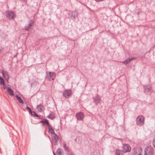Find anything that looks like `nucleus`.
Segmentation results:
<instances>
[{
    "mask_svg": "<svg viewBox=\"0 0 155 155\" xmlns=\"http://www.w3.org/2000/svg\"><path fill=\"white\" fill-rule=\"evenodd\" d=\"M45 78L48 81H54L56 76V73L54 72L47 71L46 73Z\"/></svg>",
    "mask_w": 155,
    "mask_h": 155,
    "instance_id": "1",
    "label": "nucleus"
},
{
    "mask_svg": "<svg viewBox=\"0 0 155 155\" xmlns=\"http://www.w3.org/2000/svg\"><path fill=\"white\" fill-rule=\"evenodd\" d=\"M145 118L142 115L138 116L136 119L137 124L139 126H143L144 124Z\"/></svg>",
    "mask_w": 155,
    "mask_h": 155,
    "instance_id": "2",
    "label": "nucleus"
},
{
    "mask_svg": "<svg viewBox=\"0 0 155 155\" xmlns=\"http://www.w3.org/2000/svg\"><path fill=\"white\" fill-rule=\"evenodd\" d=\"M62 96L65 99H68L72 95V91L70 89H67L64 90L62 92Z\"/></svg>",
    "mask_w": 155,
    "mask_h": 155,
    "instance_id": "3",
    "label": "nucleus"
},
{
    "mask_svg": "<svg viewBox=\"0 0 155 155\" xmlns=\"http://www.w3.org/2000/svg\"><path fill=\"white\" fill-rule=\"evenodd\" d=\"M5 15L6 17L9 20H12L16 17V15L14 12L11 11L6 12Z\"/></svg>",
    "mask_w": 155,
    "mask_h": 155,
    "instance_id": "4",
    "label": "nucleus"
},
{
    "mask_svg": "<svg viewBox=\"0 0 155 155\" xmlns=\"http://www.w3.org/2000/svg\"><path fill=\"white\" fill-rule=\"evenodd\" d=\"M34 23L35 21L33 19L29 20L28 22V25L25 27V29L29 31L30 30L33 29Z\"/></svg>",
    "mask_w": 155,
    "mask_h": 155,
    "instance_id": "5",
    "label": "nucleus"
},
{
    "mask_svg": "<svg viewBox=\"0 0 155 155\" xmlns=\"http://www.w3.org/2000/svg\"><path fill=\"white\" fill-rule=\"evenodd\" d=\"M154 150L153 147L151 146H148L145 149V155H153Z\"/></svg>",
    "mask_w": 155,
    "mask_h": 155,
    "instance_id": "6",
    "label": "nucleus"
},
{
    "mask_svg": "<svg viewBox=\"0 0 155 155\" xmlns=\"http://www.w3.org/2000/svg\"><path fill=\"white\" fill-rule=\"evenodd\" d=\"M144 89V92L146 94H147L152 92V88L151 85L150 84H148L143 86Z\"/></svg>",
    "mask_w": 155,
    "mask_h": 155,
    "instance_id": "7",
    "label": "nucleus"
},
{
    "mask_svg": "<svg viewBox=\"0 0 155 155\" xmlns=\"http://www.w3.org/2000/svg\"><path fill=\"white\" fill-rule=\"evenodd\" d=\"M142 150L141 147H135L134 150L133 155H141Z\"/></svg>",
    "mask_w": 155,
    "mask_h": 155,
    "instance_id": "8",
    "label": "nucleus"
},
{
    "mask_svg": "<svg viewBox=\"0 0 155 155\" xmlns=\"http://www.w3.org/2000/svg\"><path fill=\"white\" fill-rule=\"evenodd\" d=\"M84 117V113L81 112L76 113V117L78 120H83Z\"/></svg>",
    "mask_w": 155,
    "mask_h": 155,
    "instance_id": "9",
    "label": "nucleus"
},
{
    "mask_svg": "<svg viewBox=\"0 0 155 155\" xmlns=\"http://www.w3.org/2000/svg\"><path fill=\"white\" fill-rule=\"evenodd\" d=\"M130 149L131 147L129 145L124 144L123 147L122 151L124 153L129 152L130 151Z\"/></svg>",
    "mask_w": 155,
    "mask_h": 155,
    "instance_id": "10",
    "label": "nucleus"
},
{
    "mask_svg": "<svg viewBox=\"0 0 155 155\" xmlns=\"http://www.w3.org/2000/svg\"><path fill=\"white\" fill-rule=\"evenodd\" d=\"M94 102L96 105L99 104L101 101V97L98 94L96 95V96L93 98Z\"/></svg>",
    "mask_w": 155,
    "mask_h": 155,
    "instance_id": "11",
    "label": "nucleus"
},
{
    "mask_svg": "<svg viewBox=\"0 0 155 155\" xmlns=\"http://www.w3.org/2000/svg\"><path fill=\"white\" fill-rule=\"evenodd\" d=\"M78 13L76 11H73L71 12V17L72 19L73 20H75L76 17H77L78 15Z\"/></svg>",
    "mask_w": 155,
    "mask_h": 155,
    "instance_id": "12",
    "label": "nucleus"
},
{
    "mask_svg": "<svg viewBox=\"0 0 155 155\" xmlns=\"http://www.w3.org/2000/svg\"><path fill=\"white\" fill-rule=\"evenodd\" d=\"M52 139L54 142L55 144H57L58 141V136L55 133H54L52 134Z\"/></svg>",
    "mask_w": 155,
    "mask_h": 155,
    "instance_id": "13",
    "label": "nucleus"
},
{
    "mask_svg": "<svg viewBox=\"0 0 155 155\" xmlns=\"http://www.w3.org/2000/svg\"><path fill=\"white\" fill-rule=\"evenodd\" d=\"M136 58L134 57H131L125 60L123 62H121L125 64L126 65H127L131 61L135 59Z\"/></svg>",
    "mask_w": 155,
    "mask_h": 155,
    "instance_id": "14",
    "label": "nucleus"
},
{
    "mask_svg": "<svg viewBox=\"0 0 155 155\" xmlns=\"http://www.w3.org/2000/svg\"><path fill=\"white\" fill-rule=\"evenodd\" d=\"M39 123H41L43 126H45V125H46L48 127L50 125L48 122V121L45 119H44L43 120L40 121Z\"/></svg>",
    "mask_w": 155,
    "mask_h": 155,
    "instance_id": "15",
    "label": "nucleus"
},
{
    "mask_svg": "<svg viewBox=\"0 0 155 155\" xmlns=\"http://www.w3.org/2000/svg\"><path fill=\"white\" fill-rule=\"evenodd\" d=\"M44 108V106L42 104H40L37 106L36 109L39 112L42 111V110Z\"/></svg>",
    "mask_w": 155,
    "mask_h": 155,
    "instance_id": "16",
    "label": "nucleus"
},
{
    "mask_svg": "<svg viewBox=\"0 0 155 155\" xmlns=\"http://www.w3.org/2000/svg\"><path fill=\"white\" fill-rule=\"evenodd\" d=\"M48 127V132L49 134H53L55 133L54 130L51 125H50Z\"/></svg>",
    "mask_w": 155,
    "mask_h": 155,
    "instance_id": "17",
    "label": "nucleus"
},
{
    "mask_svg": "<svg viewBox=\"0 0 155 155\" xmlns=\"http://www.w3.org/2000/svg\"><path fill=\"white\" fill-rule=\"evenodd\" d=\"M7 91L9 95L11 96H13L14 95L13 91L11 88L8 87L7 88Z\"/></svg>",
    "mask_w": 155,
    "mask_h": 155,
    "instance_id": "18",
    "label": "nucleus"
},
{
    "mask_svg": "<svg viewBox=\"0 0 155 155\" xmlns=\"http://www.w3.org/2000/svg\"><path fill=\"white\" fill-rule=\"evenodd\" d=\"M2 73L3 77L5 78V75L7 76V81H8V80L9 79V75L8 72H7V71H5L4 73V71L2 70Z\"/></svg>",
    "mask_w": 155,
    "mask_h": 155,
    "instance_id": "19",
    "label": "nucleus"
},
{
    "mask_svg": "<svg viewBox=\"0 0 155 155\" xmlns=\"http://www.w3.org/2000/svg\"><path fill=\"white\" fill-rule=\"evenodd\" d=\"M16 97L18 101V102L21 104H23L24 102L22 99L18 95L16 96Z\"/></svg>",
    "mask_w": 155,
    "mask_h": 155,
    "instance_id": "20",
    "label": "nucleus"
},
{
    "mask_svg": "<svg viewBox=\"0 0 155 155\" xmlns=\"http://www.w3.org/2000/svg\"><path fill=\"white\" fill-rule=\"evenodd\" d=\"M123 152L122 151L117 149L115 151V154L116 155H123Z\"/></svg>",
    "mask_w": 155,
    "mask_h": 155,
    "instance_id": "21",
    "label": "nucleus"
},
{
    "mask_svg": "<svg viewBox=\"0 0 155 155\" xmlns=\"http://www.w3.org/2000/svg\"><path fill=\"white\" fill-rule=\"evenodd\" d=\"M63 152V150L61 149L58 148L57 150L56 153H57L58 155H62Z\"/></svg>",
    "mask_w": 155,
    "mask_h": 155,
    "instance_id": "22",
    "label": "nucleus"
},
{
    "mask_svg": "<svg viewBox=\"0 0 155 155\" xmlns=\"http://www.w3.org/2000/svg\"><path fill=\"white\" fill-rule=\"evenodd\" d=\"M47 117L49 119L52 120L54 119L55 118V116L54 114L51 113L50 114L48 115L47 116Z\"/></svg>",
    "mask_w": 155,
    "mask_h": 155,
    "instance_id": "23",
    "label": "nucleus"
},
{
    "mask_svg": "<svg viewBox=\"0 0 155 155\" xmlns=\"http://www.w3.org/2000/svg\"><path fill=\"white\" fill-rule=\"evenodd\" d=\"M75 141L78 143H80L81 142V140L80 137L79 136L77 137L75 139Z\"/></svg>",
    "mask_w": 155,
    "mask_h": 155,
    "instance_id": "24",
    "label": "nucleus"
},
{
    "mask_svg": "<svg viewBox=\"0 0 155 155\" xmlns=\"http://www.w3.org/2000/svg\"><path fill=\"white\" fill-rule=\"evenodd\" d=\"M63 148L64 149V150L67 152H69V150L68 149V147H67L66 146L65 144H63Z\"/></svg>",
    "mask_w": 155,
    "mask_h": 155,
    "instance_id": "25",
    "label": "nucleus"
},
{
    "mask_svg": "<svg viewBox=\"0 0 155 155\" xmlns=\"http://www.w3.org/2000/svg\"><path fill=\"white\" fill-rule=\"evenodd\" d=\"M5 83V81L3 78L1 77H0V84H4Z\"/></svg>",
    "mask_w": 155,
    "mask_h": 155,
    "instance_id": "26",
    "label": "nucleus"
},
{
    "mask_svg": "<svg viewBox=\"0 0 155 155\" xmlns=\"http://www.w3.org/2000/svg\"><path fill=\"white\" fill-rule=\"evenodd\" d=\"M34 113V116L38 117H39V116L35 112L33 111Z\"/></svg>",
    "mask_w": 155,
    "mask_h": 155,
    "instance_id": "27",
    "label": "nucleus"
},
{
    "mask_svg": "<svg viewBox=\"0 0 155 155\" xmlns=\"http://www.w3.org/2000/svg\"><path fill=\"white\" fill-rule=\"evenodd\" d=\"M3 85V88L4 89H5L6 88V86L4 83V84H2Z\"/></svg>",
    "mask_w": 155,
    "mask_h": 155,
    "instance_id": "28",
    "label": "nucleus"
},
{
    "mask_svg": "<svg viewBox=\"0 0 155 155\" xmlns=\"http://www.w3.org/2000/svg\"><path fill=\"white\" fill-rule=\"evenodd\" d=\"M153 145L155 148V139L153 140Z\"/></svg>",
    "mask_w": 155,
    "mask_h": 155,
    "instance_id": "29",
    "label": "nucleus"
},
{
    "mask_svg": "<svg viewBox=\"0 0 155 155\" xmlns=\"http://www.w3.org/2000/svg\"><path fill=\"white\" fill-rule=\"evenodd\" d=\"M26 108L27 109H28V110H29V111H30L31 110V109L29 107H28V106H27Z\"/></svg>",
    "mask_w": 155,
    "mask_h": 155,
    "instance_id": "30",
    "label": "nucleus"
},
{
    "mask_svg": "<svg viewBox=\"0 0 155 155\" xmlns=\"http://www.w3.org/2000/svg\"><path fill=\"white\" fill-rule=\"evenodd\" d=\"M95 1H96L97 2H101L103 1H104V0H95Z\"/></svg>",
    "mask_w": 155,
    "mask_h": 155,
    "instance_id": "31",
    "label": "nucleus"
},
{
    "mask_svg": "<svg viewBox=\"0 0 155 155\" xmlns=\"http://www.w3.org/2000/svg\"><path fill=\"white\" fill-rule=\"evenodd\" d=\"M29 111V113L31 115H32V110L31 109V110L30 111Z\"/></svg>",
    "mask_w": 155,
    "mask_h": 155,
    "instance_id": "32",
    "label": "nucleus"
},
{
    "mask_svg": "<svg viewBox=\"0 0 155 155\" xmlns=\"http://www.w3.org/2000/svg\"><path fill=\"white\" fill-rule=\"evenodd\" d=\"M53 153L54 154V155H56L55 154V153L54 152V151H53Z\"/></svg>",
    "mask_w": 155,
    "mask_h": 155,
    "instance_id": "33",
    "label": "nucleus"
},
{
    "mask_svg": "<svg viewBox=\"0 0 155 155\" xmlns=\"http://www.w3.org/2000/svg\"><path fill=\"white\" fill-rule=\"evenodd\" d=\"M44 134H45V135L46 134V132L45 131V132Z\"/></svg>",
    "mask_w": 155,
    "mask_h": 155,
    "instance_id": "34",
    "label": "nucleus"
},
{
    "mask_svg": "<svg viewBox=\"0 0 155 155\" xmlns=\"http://www.w3.org/2000/svg\"><path fill=\"white\" fill-rule=\"evenodd\" d=\"M2 50V49H0V52H1Z\"/></svg>",
    "mask_w": 155,
    "mask_h": 155,
    "instance_id": "35",
    "label": "nucleus"
}]
</instances>
